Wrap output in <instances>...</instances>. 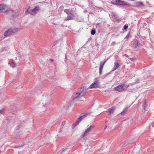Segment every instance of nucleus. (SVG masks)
Returning a JSON list of instances; mask_svg holds the SVG:
<instances>
[{
    "label": "nucleus",
    "instance_id": "nucleus-20",
    "mask_svg": "<svg viewBox=\"0 0 154 154\" xmlns=\"http://www.w3.org/2000/svg\"><path fill=\"white\" fill-rule=\"evenodd\" d=\"M119 0H112L111 3L115 5H118Z\"/></svg>",
    "mask_w": 154,
    "mask_h": 154
},
{
    "label": "nucleus",
    "instance_id": "nucleus-13",
    "mask_svg": "<svg viewBox=\"0 0 154 154\" xmlns=\"http://www.w3.org/2000/svg\"><path fill=\"white\" fill-rule=\"evenodd\" d=\"M140 43L138 42V41L137 40H135L133 42V46L134 48H137V47L139 45Z\"/></svg>",
    "mask_w": 154,
    "mask_h": 154
},
{
    "label": "nucleus",
    "instance_id": "nucleus-22",
    "mask_svg": "<svg viewBox=\"0 0 154 154\" xmlns=\"http://www.w3.org/2000/svg\"><path fill=\"white\" fill-rule=\"evenodd\" d=\"M147 106V105L146 104L145 102H144L143 104V109L144 111L146 110V107Z\"/></svg>",
    "mask_w": 154,
    "mask_h": 154
},
{
    "label": "nucleus",
    "instance_id": "nucleus-1",
    "mask_svg": "<svg viewBox=\"0 0 154 154\" xmlns=\"http://www.w3.org/2000/svg\"><path fill=\"white\" fill-rule=\"evenodd\" d=\"M14 11L12 10H11L8 7L4 4H1L0 5V13H6L7 14L8 13L12 14L13 16L15 17V15L13 14Z\"/></svg>",
    "mask_w": 154,
    "mask_h": 154
},
{
    "label": "nucleus",
    "instance_id": "nucleus-38",
    "mask_svg": "<svg viewBox=\"0 0 154 154\" xmlns=\"http://www.w3.org/2000/svg\"><path fill=\"white\" fill-rule=\"evenodd\" d=\"M98 8L99 9L100 8L99 7H98Z\"/></svg>",
    "mask_w": 154,
    "mask_h": 154
},
{
    "label": "nucleus",
    "instance_id": "nucleus-7",
    "mask_svg": "<svg viewBox=\"0 0 154 154\" xmlns=\"http://www.w3.org/2000/svg\"><path fill=\"white\" fill-rule=\"evenodd\" d=\"M87 89L88 88H87L86 87L84 86L81 87L78 90V91H79L81 95L82 96L86 93L87 90Z\"/></svg>",
    "mask_w": 154,
    "mask_h": 154
},
{
    "label": "nucleus",
    "instance_id": "nucleus-23",
    "mask_svg": "<svg viewBox=\"0 0 154 154\" xmlns=\"http://www.w3.org/2000/svg\"><path fill=\"white\" fill-rule=\"evenodd\" d=\"M137 6H143V4L142 2H138L137 3Z\"/></svg>",
    "mask_w": 154,
    "mask_h": 154
},
{
    "label": "nucleus",
    "instance_id": "nucleus-33",
    "mask_svg": "<svg viewBox=\"0 0 154 154\" xmlns=\"http://www.w3.org/2000/svg\"><path fill=\"white\" fill-rule=\"evenodd\" d=\"M19 147L18 146H12V148H18Z\"/></svg>",
    "mask_w": 154,
    "mask_h": 154
},
{
    "label": "nucleus",
    "instance_id": "nucleus-27",
    "mask_svg": "<svg viewBox=\"0 0 154 154\" xmlns=\"http://www.w3.org/2000/svg\"><path fill=\"white\" fill-rule=\"evenodd\" d=\"M4 113V109H2L0 110V115Z\"/></svg>",
    "mask_w": 154,
    "mask_h": 154
},
{
    "label": "nucleus",
    "instance_id": "nucleus-14",
    "mask_svg": "<svg viewBox=\"0 0 154 154\" xmlns=\"http://www.w3.org/2000/svg\"><path fill=\"white\" fill-rule=\"evenodd\" d=\"M129 107H126L125 109H124L123 111L122 112H121L120 114L119 115V116H120V115L121 116H123L125 115V113H126V112Z\"/></svg>",
    "mask_w": 154,
    "mask_h": 154
},
{
    "label": "nucleus",
    "instance_id": "nucleus-16",
    "mask_svg": "<svg viewBox=\"0 0 154 154\" xmlns=\"http://www.w3.org/2000/svg\"><path fill=\"white\" fill-rule=\"evenodd\" d=\"M118 5H128V4L126 2L120 0H119Z\"/></svg>",
    "mask_w": 154,
    "mask_h": 154
},
{
    "label": "nucleus",
    "instance_id": "nucleus-28",
    "mask_svg": "<svg viewBox=\"0 0 154 154\" xmlns=\"http://www.w3.org/2000/svg\"><path fill=\"white\" fill-rule=\"evenodd\" d=\"M128 26L127 25H125L124 26V28L125 30H126L127 28H128Z\"/></svg>",
    "mask_w": 154,
    "mask_h": 154
},
{
    "label": "nucleus",
    "instance_id": "nucleus-25",
    "mask_svg": "<svg viewBox=\"0 0 154 154\" xmlns=\"http://www.w3.org/2000/svg\"><path fill=\"white\" fill-rule=\"evenodd\" d=\"M130 37V33H128L125 38V39H127Z\"/></svg>",
    "mask_w": 154,
    "mask_h": 154
},
{
    "label": "nucleus",
    "instance_id": "nucleus-8",
    "mask_svg": "<svg viewBox=\"0 0 154 154\" xmlns=\"http://www.w3.org/2000/svg\"><path fill=\"white\" fill-rule=\"evenodd\" d=\"M82 96L78 91L74 93L72 96L73 99L79 98Z\"/></svg>",
    "mask_w": 154,
    "mask_h": 154
},
{
    "label": "nucleus",
    "instance_id": "nucleus-36",
    "mask_svg": "<svg viewBox=\"0 0 154 154\" xmlns=\"http://www.w3.org/2000/svg\"><path fill=\"white\" fill-rule=\"evenodd\" d=\"M107 126H105V127L104 128V129H105L107 128Z\"/></svg>",
    "mask_w": 154,
    "mask_h": 154
},
{
    "label": "nucleus",
    "instance_id": "nucleus-30",
    "mask_svg": "<svg viewBox=\"0 0 154 154\" xmlns=\"http://www.w3.org/2000/svg\"><path fill=\"white\" fill-rule=\"evenodd\" d=\"M125 143H124V144L123 146H122L121 145H120V147H125L126 146V145H127V144L125 145Z\"/></svg>",
    "mask_w": 154,
    "mask_h": 154
},
{
    "label": "nucleus",
    "instance_id": "nucleus-24",
    "mask_svg": "<svg viewBox=\"0 0 154 154\" xmlns=\"http://www.w3.org/2000/svg\"><path fill=\"white\" fill-rule=\"evenodd\" d=\"M96 31L95 29H92L91 32V33L92 35H94L95 34Z\"/></svg>",
    "mask_w": 154,
    "mask_h": 154
},
{
    "label": "nucleus",
    "instance_id": "nucleus-32",
    "mask_svg": "<svg viewBox=\"0 0 154 154\" xmlns=\"http://www.w3.org/2000/svg\"><path fill=\"white\" fill-rule=\"evenodd\" d=\"M124 56H125V57H127L128 58H129V56H128L127 54H124Z\"/></svg>",
    "mask_w": 154,
    "mask_h": 154
},
{
    "label": "nucleus",
    "instance_id": "nucleus-31",
    "mask_svg": "<svg viewBox=\"0 0 154 154\" xmlns=\"http://www.w3.org/2000/svg\"><path fill=\"white\" fill-rule=\"evenodd\" d=\"M18 75H19V74L18 73L17 74V75L16 76V77H15V79H13L14 80H16V79L17 78V77L18 76Z\"/></svg>",
    "mask_w": 154,
    "mask_h": 154
},
{
    "label": "nucleus",
    "instance_id": "nucleus-19",
    "mask_svg": "<svg viewBox=\"0 0 154 154\" xmlns=\"http://www.w3.org/2000/svg\"><path fill=\"white\" fill-rule=\"evenodd\" d=\"M11 118L10 117H8L6 118V119H5L4 122L5 123H8L10 121H11Z\"/></svg>",
    "mask_w": 154,
    "mask_h": 154
},
{
    "label": "nucleus",
    "instance_id": "nucleus-11",
    "mask_svg": "<svg viewBox=\"0 0 154 154\" xmlns=\"http://www.w3.org/2000/svg\"><path fill=\"white\" fill-rule=\"evenodd\" d=\"M107 60L105 61L103 63L101 62L99 68V74L100 75H101L102 74L103 66Z\"/></svg>",
    "mask_w": 154,
    "mask_h": 154
},
{
    "label": "nucleus",
    "instance_id": "nucleus-2",
    "mask_svg": "<svg viewBox=\"0 0 154 154\" xmlns=\"http://www.w3.org/2000/svg\"><path fill=\"white\" fill-rule=\"evenodd\" d=\"M20 28H11L6 31L4 33L5 36H8L19 31Z\"/></svg>",
    "mask_w": 154,
    "mask_h": 154
},
{
    "label": "nucleus",
    "instance_id": "nucleus-21",
    "mask_svg": "<svg viewBox=\"0 0 154 154\" xmlns=\"http://www.w3.org/2000/svg\"><path fill=\"white\" fill-rule=\"evenodd\" d=\"M128 59H129L131 60L132 61L134 62L136 60L137 58L135 57H134L132 58H128Z\"/></svg>",
    "mask_w": 154,
    "mask_h": 154
},
{
    "label": "nucleus",
    "instance_id": "nucleus-18",
    "mask_svg": "<svg viewBox=\"0 0 154 154\" xmlns=\"http://www.w3.org/2000/svg\"><path fill=\"white\" fill-rule=\"evenodd\" d=\"M119 65L118 63H114V66L112 71H114L116 69H117L119 67Z\"/></svg>",
    "mask_w": 154,
    "mask_h": 154
},
{
    "label": "nucleus",
    "instance_id": "nucleus-9",
    "mask_svg": "<svg viewBox=\"0 0 154 154\" xmlns=\"http://www.w3.org/2000/svg\"><path fill=\"white\" fill-rule=\"evenodd\" d=\"M99 86V84L98 81H96L92 83L90 87L91 88H96Z\"/></svg>",
    "mask_w": 154,
    "mask_h": 154
},
{
    "label": "nucleus",
    "instance_id": "nucleus-3",
    "mask_svg": "<svg viewBox=\"0 0 154 154\" xmlns=\"http://www.w3.org/2000/svg\"><path fill=\"white\" fill-rule=\"evenodd\" d=\"M129 85H126L124 84H121L114 88V89L119 92H122L127 89Z\"/></svg>",
    "mask_w": 154,
    "mask_h": 154
},
{
    "label": "nucleus",
    "instance_id": "nucleus-35",
    "mask_svg": "<svg viewBox=\"0 0 154 154\" xmlns=\"http://www.w3.org/2000/svg\"><path fill=\"white\" fill-rule=\"evenodd\" d=\"M152 127H154L153 125L154 124V121L152 122Z\"/></svg>",
    "mask_w": 154,
    "mask_h": 154
},
{
    "label": "nucleus",
    "instance_id": "nucleus-17",
    "mask_svg": "<svg viewBox=\"0 0 154 154\" xmlns=\"http://www.w3.org/2000/svg\"><path fill=\"white\" fill-rule=\"evenodd\" d=\"M9 64L12 67H14L16 66V64L14 63L13 60H11L10 62L9 63Z\"/></svg>",
    "mask_w": 154,
    "mask_h": 154
},
{
    "label": "nucleus",
    "instance_id": "nucleus-4",
    "mask_svg": "<svg viewBox=\"0 0 154 154\" xmlns=\"http://www.w3.org/2000/svg\"><path fill=\"white\" fill-rule=\"evenodd\" d=\"M40 10L39 7L36 6L33 9H27L25 12V14L26 15L27 13L30 14L32 15H35Z\"/></svg>",
    "mask_w": 154,
    "mask_h": 154
},
{
    "label": "nucleus",
    "instance_id": "nucleus-37",
    "mask_svg": "<svg viewBox=\"0 0 154 154\" xmlns=\"http://www.w3.org/2000/svg\"><path fill=\"white\" fill-rule=\"evenodd\" d=\"M65 151V150H63V152H64Z\"/></svg>",
    "mask_w": 154,
    "mask_h": 154
},
{
    "label": "nucleus",
    "instance_id": "nucleus-26",
    "mask_svg": "<svg viewBox=\"0 0 154 154\" xmlns=\"http://www.w3.org/2000/svg\"><path fill=\"white\" fill-rule=\"evenodd\" d=\"M112 16L115 17H116L117 15L115 13H112Z\"/></svg>",
    "mask_w": 154,
    "mask_h": 154
},
{
    "label": "nucleus",
    "instance_id": "nucleus-34",
    "mask_svg": "<svg viewBox=\"0 0 154 154\" xmlns=\"http://www.w3.org/2000/svg\"><path fill=\"white\" fill-rule=\"evenodd\" d=\"M3 144V143H2L1 144H0V147L2 146Z\"/></svg>",
    "mask_w": 154,
    "mask_h": 154
},
{
    "label": "nucleus",
    "instance_id": "nucleus-10",
    "mask_svg": "<svg viewBox=\"0 0 154 154\" xmlns=\"http://www.w3.org/2000/svg\"><path fill=\"white\" fill-rule=\"evenodd\" d=\"M75 17V16L73 12L70 14L67 15V17L65 18V20L66 21L73 19Z\"/></svg>",
    "mask_w": 154,
    "mask_h": 154
},
{
    "label": "nucleus",
    "instance_id": "nucleus-6",
    "mask_svg": "<svg viewBox=\"0 0 154 154\" xmlns=\"http://www.w3.org/2000/svg\"><path fill=\"white\" fill-rule=\"evenodd\" d=\"M94 126L93 125H91L89 127L85 130L82 136V137H84L85 135L91 131L92 129L94 128Z\"/></svg>",
    "mask_w": 154,
    "mask_h": 154
},
{
    "label": "nucleus",
    "instance_id": "nucleus-5",
    "mask_svg": "<svg viewBox=\"0 0 154 154\" xmlns=\"http://www.w3.org/2000/svg\"><path fill=\"white\" fill-rule=\"evenodd\" d=\"M88 114L86 113H83L80 114V116L78 118V120H77L75 123V125H77L79 124L80 122L83 119L87 116V115Z\"/></svg>",
    "mask_w": 154,
    "mask_h": 154
},
{
    "label": "nucleus",
    "instance_id": "nucleus-29",
    "mask_svg": "<svg viewBox=\"0 0 154 154\" xmlns=\"http://www.w3.org/2000/svg\"><path fill=\"white\" fill-rule=\"evenodd\" d=\"M116 43L115 42H113L111 43V45L112 46H113Z\"/></svg>",
    "mask_w": 154,
    "mask_h": 154
},
{
    "label": "nucleus",
    "instance_id": "nucleus-15",
    "mask_svg": "<svg viewBox=\"0 0 154 154\" xmlns=\"http://www.w3.org/2000/svg\"><path fill=\"white\" fill-rule=\"evenodd\" d=\"M64 12H65L68 15L70 14L73 12L72 9H65L64 10Z\"/></svg>",
    "mask_w": 154,
    "mask_h": 154
},
{
    "label": "nucleus",
    "instance_id": "nucleus-12",
    "mask_svg": "<svg viewBox=\"0 0 154 154\" xmlns=\"http://www.w3.org/2000/svg\"><path fill=\"white\" fill-rule=\"evenodd\" d=\"M115 110V108L114 107H112L109 108V109L106 111V112L109 113V115H110L111 114H112L114 112Z\"/></svg>",
    "mask_w": 154,
    "mask_h": 154
}]
</instances>
